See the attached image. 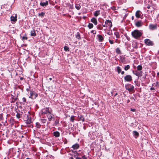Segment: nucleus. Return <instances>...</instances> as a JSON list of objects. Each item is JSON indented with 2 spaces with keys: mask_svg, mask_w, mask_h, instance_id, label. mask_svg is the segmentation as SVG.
<instances>
[{
  "mask_svg": "<svg viewBox=\"0 0 159 159\" xmlns=\"http://www.w3.org/2000/svg\"><path fill=\"white\" fill-rule=\"evenodd\" d=\"M131 35L134 38L139 39L142 35V33L140 31L136 30L131 32Z\"/></svg>",
  "mask_w": 159,
  "mask_h": 159,
  "instance_id": "f257e3e1",
  "label": "nucleus"
},
{
  "mask_svg": "<svg viewBox=\"0 0 159 159\" xmlns=\"http://www.w3.org/2000/svg\"><path fill=\"white\" fill-rule=\"evenodd\" d=\"M25 126L28 127L33 128V126L31 124L32 122L31 117L30 115L27 116V119L25 120Z\"/></svg>",
  "mask_w": 159,
  "mask_h": 159,
  "instance_id": "f03ea898",
  "label": "nucleus"
},
{
  "mask_svg": "<svg viewBox=\"0 0 159 159\" xmlns=\"http://www.w3.org/2000/svg\"><path fill=\"white\" fill-rule=\"evenodd\" d=\"M30 96L29 98L33 99H35L38 96V94L33 90L30 91Z\"/></svg>",
  "mask_w": 159,
  "mask_h": 159,
  "instance_id": "7ed1b4c3",
  "label": "nucleus"
},
{
  "mask_svg": "<svg viewBox=\"0 0 159 159\" xmlns=\"http://www.w3.org/2000/svg\"><path fill=\"white\" fill-rule=\"evenodd\" d=\"M52 112V110L49 111V108L46 107L42 110L41 114L43 115L44 114H47L48 113L49 115H50Z\"/></svg>",
  "mask_w": 159,
  "mask_h": 159,
  "instance_id": "20e7f679",
  "label": "nucleus"
},
{
  "mask_svg": "<svg viewBox=\"0 0 159 159\" xmlns=\"http://www.w3.org/2000/svg\"><path fill=\"white\" fill-rule=\"evenodd\" d=\"M144 43L146 45L148 46H153L154 44L153 42L149 39H145Z\"/></svg>",
  "mask_w": 159,
  "mask_h": 159,
  "instance_id": "39448f33",
  "label": "nucleus"
},
{
  "mask_svg": "<svg viewBox=\"0 0 159 159\" xmlns=\"http://www.w3.org/2000/svg\"><path fill=\"white\" fill-rule=\"evenodd\" d=\"M149 28L151 30H157V25L156 24H150L149 25Z\"/></svg>",
  "mask_w": 159,
  "mask_h": 159,
  "instance_id": "423d86ee",
  "label": "nucleus"
},
{
  "mask_svg": "<svg viewBox=\"0 0 159 159\" xmlns=\"http://www.w3.org/2000/svg\"><path fill=\"white\" fill-rule=\"evenodd\" d=\"M11 21L14 23L16 22L17 20V15L16 14H13L10 18Z\"/></svg>",
  "mask_w": 159,
  "mask_h": 159,
  "instance_id": "0eeeda50",
  "label": "nucleus"
},
{
  "mask_svg": "<svg viewBox=\"0 0 159 159\" xmlns=\"http://www.w3.org/2000/svg\"><path fill=\"white\" fill-rule=\"evenodd\" d=\"M125 81L130 82L132 80V76L130 75H127L124 77Z\"/></svg>",
  "mask_w": 159,
  "mask_h": 159,
  "instance_id": "6e6552de",
  "label": "nucleus"
},
{
  "mask_svg": "<svg viewBox=\"0 0 159 159\" xmlns=\"http://www.w3.org/2000/svg\"><path fill=\"white\" fill-rule=\"evenodd\" d=\"M133 73L134 75L138 77H141L142 75L143 72L142 71L140 72H138L137 71H133Z\"/></svg>",
  "mask_w": 159,
  "mask_h": 159,
  "instance_id": "1a4fd4ad",
  "label": "nucleus"
},
{
  "mask_svg": "<svg viewBox=\"0 0 159 159\" xmlns=\"http://www.w3.org/2000/svg\"><path fill=\"white\" fill-rule=\"evenodd\" d=\"M106 24L108 25L109 26V28L110 29L112 26V24L111 20H106L105 22Z\"/></svg>",
  "mask_w": 159,
  "mask_h": 159,
  "instance_id": "9d476101",
  "label": "nucleus"
},
{
  "mask_svg": "<svg viewBox=\"0 0 159 159\" xmlns=\"http://www.w3.org/2000/svg\"><path fill=\"white\" fill-rule=\"evenodd\" d=\"M72 154H71V155L73 156L75 158H76L78 157L79 155V153L75 151H74L73 150L71 151Z\"/></svg>",
  "mask_w": 159,
  "mask_h": 159,
  "instance_id": "9b49d317",
  "label": "nucleus"
},
{
  "mask_svg": "<svg viewBox=\"0 0 159 159\" xmlns=\"http://www.w3.org/2000/svg\"><path fill=\"white\" fill-rule=\"evenodd\" d=\"M143 24L141 20H139L137 21L135 24L136 26L140 27L142 26Z\"/></svg>",
  "mask_w": 159,
  "mask_h": 159,
  "instance_id": "f8f14e48",
  "label": "nucleus"
},
{
  "mask_svg": "<svg viewBox=\"0 0 159 159\" xmlns=\"http://www.w3.org/2000/svg\"><path fill=\"white\" fill-rule=\"evenodd\" d=\"M79 145L76 143L73 145L71 147V148H73L74 150H76L78 149L79 148Z\"/></svg>",
  "mask_w": 159,
  "mask_h": 159,
  "instance_id": "ddd939ff",
  "label": "nucleus"
},
{
  "mask_svg": "<svg viewBox=\"0 0 159 159\" xmlns=\"http://www.w3.org/2000/svg\"><path fill=\"white\" fill-rule=\"evenodd\" d=\"M9 122L11 126L13 125L15 123L17 122L15 121L14 119L12 117H11L10 118L9 120Z\"/></svg>",
  "mask_w": 159,
  "mask_h": 159,
  "instance_id": "4468645a",
  "label": "nucleus"
},
{
  "mask_svg": "<svg viewBox=\"0 0 159 159\" xmlns=\"http://www.w3.org/2000/svg\"><path fill=\"white\" fill-rule=\"evenodd\" d=\"M141 13L140 11H137L135 13V16L137 18L140 17Z\"/></svg>",
  "mask_w": 159,
  "mask_h": 159,
  "instance_id": "2eb2a0df",
  "label": "nucleus"
},
{
  "mask_svg": "<svg viewBox=\"0 0 159 159\" xmlns=\"http://www.w3.org/2000/svg\"><path fill=\"white\" fill-rule=\"evenodd\" d=\"M97 36L99 42H101L103 41L104 39L102 35L98 34L97 35Z\"/></svg>",
  "mask_w": 159,
  "mask_h": 159,
  "instance_id": "dca6fc26",
  "label": "nucleus"
},
{
  "mask_svg": "<svg viewBox=\"0 0 159 159\" xmlns=\"http://www.w3.org/2000/svg\"><path fill=\"white\" fill-rule=\"evenodd\" d=\"M120 61L122 63H124L125 61V58L123 56H121L120 58Z\"/></svg>",
  "mask_w": 159,
  "mask_h": 159,
  "instance_id": "f3484780",
  "label": "nucleus"
},
{
  "mask_svg": "<svg viewBox=\"0 0 159 159\" xmlns=\"http://www.w3.org/2000/svg\"><path fill=\"white\" fill-rule=\"evenodd\" d=\"M91 21L95 25H97L98 24L97 20L95 18H92L91 19Z\"/></svg>",
  "mask_w": 159,
  "mask_h": 159,
  "instance_id": "a211bd4d",
  "label": "nucleus"
},
{
  "mask_svg": "<svg viewBox=\"0 0 159 159\" xmlns=\"http://www.w3.org/2000/svg\"><path fill=\"white\" fill-rule=\"evenodd\" d=\"M48 2L47 1H46L45 2H41L40 3V5L43 7L46 6L48 5Z\"/></svg>",
  "mask_w": 159,
  "mask_h": 159,
  "instance_id": "6ab92c4d",
  "label": "nucleus"
},
{
  "mask_svg": "<svg viewBox=\"0 0 159 159\" xmlns=\"http://www.w3.org/2000/svg\"><path fill=\"white\" fill-rule=\"evenodd\" d=\"M133 134L135 138L138 137L139 135V133L136 131H133Z\"/></svg>",
  "mask_w": 159,
  "mask_h": 159,
  "instance_id": "aec40b11",
  "label": "nucleus"
},
{
  "mask_svg": "<svg viewBox=\"0 0 159 159\" xmlns=\"http://www.w3.org/2000/svg\"><path fill=\"white\" fill-rule=\"evenodd\" d=\"M53 134L54 136L56 137H58L60 136V133L58 131L54 132L53 133Z\"/></svg>",
  "mask_w": 159,
  "mask_h": 159,
  "instance_id": "412c9836",
  "label": "nucleus"
},
{
  "mask_svg": "<svg viewBox=\"0 0 159 159\" xmlns=\"http://www.w3.org/2000/svg\"><path fill=\"white\" fill-rule=\"evenodd\" d=\"M134 87L133 85H132L131 84H130L129 85V87L128 88H127L126 87V89L129 91H132L134 89Z\"/></svg>",
  "mask_w": 159,
  "mask_h": 159,
  "instance_id": "4be33fe9",
  "label": "nucleus"
},
{
  "mask_svg": "<svg viewBox=\"0 0 159 159\" xmlns=\"http://www.w3.org/2000/svg\"><path fill=\"white\" fill-rule=\"evenodd\" d=\"M100 14V11L98 10L96 11L94 13V15L95 16H98Z\"/></svg>",
  "mask_w": 159,
  "mask_h": 159,
  "instance_id": "5701e85b",
  "label": "nucleus"
},
{
  "mask_svg": "<svg viewBox=\"0 0 159 159\" xmlns=\"http://www.w3.org/2000/svg\"><path fill=\"white\" fill-rule=\"evenodd\" d=\"M30 34L32 36H35L36 35V34L34 30H33L31 31Z\"/></svg>",
  "mask_w": 159,
  "mask_h": 159,
  "instance_id": "b1692460",
  "label": "nucleus"
},
{
  "mask_svg": "<svg viewBox=\"0 0 159 159\" xmlns=\"http://www.w3.org/2000/svg\"><path fill=\"white\" fill-rule=\"evenodd\" d=\"M78 118H79L80 120H82L83 121H84V118L83 117V116L81 115H80L78 116Z\"/></svg>",
  "mask_w": 159,
  "mask_h": 159,
  "instance_id": "393cba45",
  "label": "nucleus"
},
{
  "mask_svg": "<svg viewBox=\"0 0 159 159\" xmlns=\"http://www.w3.org/2000/svg\"><path fill=\"white\" fill-rule=\"evenodd\" d=\"M114 35L116 36V37L118 39L120 38V35L119 32H115L114 33Z\"/></svg>",
  "mask_w": 159,
  "mask_h": 159,
  "instance_id": "a878e982",
  "label": "nucleus"
},
{
  "mask_svg": "<svg viewBox=\"0 0 159 159\" xmlns=\"http://www.w3.org/2000/svg\"><path fill=\"white\" fill-rule=\"evenodd\" d=\"M116 52L118 54H122L119 48H117L116 50Z\"/></svg>",
  "mask_w": 159,
  "mask_h": 159,
  "instance_id": "bb28decb",
  "label": "nucleus"
},
{
  "mask_svg": "<svg viewBox=\"0 0 159 159\" xmlns=\"http://www.w3.org/2000/svg\"><path fill=\"white\" fill-rule=\"evenodd\" d=\"M117 71L118 74H120L121 71V69L119 66H117L116 67Z\"/></svg>",
  "mask_w": 159,
  "mask_h": 159,
  "instance_id": "cd10ccee",
  "label": "nucleus"
},
{
  "mask_svg": "<svg viewBox=\"0 0 159 159\" xmlns=\"http://www.w3.org/2000/svg\"><path fill=\"white\" fill-rule=\"evenodd\" d=\"M76 38L79 39H81V37L80 36V34L79 32H77V34L76 35Z\"/></svg>",
  "mask_w": 159,
  "mask_h": 159,
  "instance_id": "c85d7f7f",
  "label": "nucleus"
},
{
  "mask_svg": "<svg viewBox=\"0 0 159 159\" xmlns=\"http://www.w3.org/2000/svg\"><path fill=\"white\" fill-rule=\"evenodd\" d=\"M143 67L141 65H139L137 67V69L138 70L141 71L142 70Z\"/></svg>",
  "mask_w": 159,
  "mask_h": 159,
  "instance_id": "c756f323",
  "label": "nucleus"
},
{
  "mask_svg": "<svg viewBox=\"0 0 159 159\" xmlns=\"http://www.w3.org/2000/svg\"><path fill=\"white\" fill-rule=\"evenodd\" d=\"M45 15V13L43 12H42L41 13H39L38 16L39 17H43Z\"/></svg>",
  "mask_w": 159,
  "mask_h": 159,
  "instance_id": "7c9ffc66",
  "label": "nucleus"
},
{
  "mask_svg": "<svg viewBox=\"0 0 159 159\" xmlns=\"http://www.w3.org/2000/svg\"><path fill=\"white\" fill-rule=\"evenodd\" d=\"M75 116H71L70 117V120L72 122H74L75 120Z\"/></svg>",
  "mask_w": 159,
  "mask_h": 159,
  "instance_id": "2f4dec72",
  "label": "nucleus"
},
{
  "mask_svg": "<svg viewBox=\"0 0 159 159\" xmlns=\"http://www.w3.org/2000/svg\"><path fill=\"white\" fill-rule=\"evenodd\" d=\"M130 69V66L129 65H127L125 66L124 69L125 70H127Z\"/></svg>",
  "mask_w": 159,
  "mask_h": 159,
  "instance_id": "473e14b6",
  "label": "nucleus"
},
{
  "mask_svg": "<svg viewBox=\"0 0 159 159\" xmlns=\"http://www.w3.org/2000/svg\"><path fill=\"white\" fill-rule=\"evenodd\" d=\"M41 125L38 122H36V127L37 128H40L41 127Z\"/></svg>",
  "mask_w": 159,
  "mask_h": 159,
  "instance_id": "72a5a7b5",
  "label": "nucleus"
},
{
  "mask_svg": "<svg viewBox=\"0 0 159 159\" xmlns=\"http://www.w3.org/2000/svg\"><path fill=\"white\" fill-rule=\"evenodd\" d=\"M81 7V6L79 4H76L75 5V8H76L78 10H79Z\"/></svg>",
  "mask_w": 159,
  "mask_h": 159,
  "instance_id": "f704fd0d",
  "label": "nucleus"
},
{
  "mask_svg": "<svg viewBox=\"0 0 159 159\" xmlns=\"http://www.w3.org/2000/svg\"><path fill=\"white\" fill-rule=\"evenodd\" d=\"M93 24L89 23L88 25V27L89 29H90L93 27Z\"/></svg>",
  "mask_w": 159,
  "mask_h": 159,
  "instance_id": "c9c22d12",
  "label": "nucleus"
},
{
  "mask_svg": "<svg viewBox=\"0 0 159 159\" xmlns=\"http://www.w3.org/2000/svg\"><path fill=\"white\" fill-rule=\"evenodd\" d=\"M64 50L66 52L69 51V48L68 46H65L64 47Z\"/></svg>",
  "mask_w": 159,
  "mask_h": 159,
  "instance_id": "e433bc0d",
  "label": "nucleus"
},
{
  "mask_svg": "<svg viewBox=\"0 0 159 159\" xmlns=\"http://www.w3.org/2000/svg\"><path fill=\"white\" fill-rule=\"evenodd\" d=\"M112 37H110L109 38V41L110 43L111 44H113L114 43V42H113V40H111V39H112Z\"/></svg>",
  "mask_w": 159,
  "mask_h": 159,
  "instance_id": "4c0bfd02",
  "label": "nucleus"
},
{
  "mask_svg": "<svg viewBox=\"0 0 159 159\" xmlns=\"http://www.w3.org/2000/svg\"><path fill=\"white\" fill-rule=\"evenodd\" d=\"M16 116L17 118L19 119L21 117V115L18 112L17 113Z\"/></svg>",
  "mask_w": 159,
  "mask_h": 159,
  "instance_id": "58836bf2",
  "label": "nucleus"
},
{
  "mask_svg": "<svg viewBox=\"0 0 159 159\" xmlns=\"http://www.w3.org/2000/svg\"><path fill=\"white\" fill-rule=\"evenodd\" d=\"M27 39H28V38L26 36V35H25L24 36H23L22 38V40H26Z\"/></svg>",
  "mask_w": 159,
  "mask_h": 159,
  "instance_id": "ea45409f",
  "label": "nucleus"
},
{
  "mask_svg": "<svg viewBox=\"0 0 159 159\" xmlns=\"http://www.w3.org/2000/svg\"><path fill=\"white\" fill-rule=\"evenodd\" d=\"M97 27V29L99 30H102L103 29L102 27H101V25H98Z\"/></svg>",
  "mask_w": 159,
  "mask_h": 159,
  "instance_id": "a19ab883",
  "label": "nucleus"
},
{
  "mask_svg": "<svg viewBox=\"0 0 159 159\" xmlns=\"http://www.w3.org/2000/svg\"><path fill=\"white\" fill-rule=\"evenodd\" d=\"M54 117H52V116L50 115L49 117H48V120L49 121H50L52 120V119H54Z\"/></svg>",
  "mask_w": 159,
  "mask_h": 159,
  "instance_id": "79ce46f5",
  "label": "nucleus"
},
{
  "mask_svg": "<svg viewBox=\"0 0 159 159\" xmlns=\"http://www.w3.org/2000/svg\"><path fill=\"white\" fill-rule=\"evenodd\" d=\"M2 115L3 114H0V121L2 120L3 119Z\"/></svg>",
  "mask_w": 159,
  "mask_h": 159,
  "instance_id": "37998d69",
  "label": "nucleus"
},
{
  "mask_svg": "<svg viewBox=\"0 0 159 159\" xmlns=\"http://www.w3.org/2000/svg\"><path fill=\"white\" fill-rule=\"evenodd\" d=\"M96 31L95 30H92L91 31V33L93 34H96Z\"/></svg>",
  "mask_w": 159,
  "mask_h": 159,
  "instance_id": "c03bdc74",
  "label": "nucleus"
},
{
  "mask_svg": "<svg viewBox=\"0 0 159 159\" xmlns=\"http://www.w3.org/2000/svg\"><path fill=\"white\" fill-rule=\"evenodd\" d=\"M111 8L112 10L113 11H115L116 10V7L115 6H112L111 7Z\"/></svg>",
  "mask_w": 159,
  "mask_h": 159,
  "instance_id": "a18cd8bd",
  "label": "nucleus"
},
{
  "mask_svg": "<svg viewBox=\"0 0 159 159\" xmlns=\"http://www.w3.org/2000/svg\"><path fill=\"white\" fill-rule=\"evenodd\" d=\"M22 101L23 102H26V99L24 97L22 98Z\"/></svg>",
  "mask_w": 159,
  "mask_h": 159,
  "instance_id": "49530a36",
  "label": "nucleus"
},
{
  "mask_svg": "<svg viewBox=\"0 0 159 159\" xmlns=\"http://www.w3.org/2000/svg\"><path fill=\"white\" fill-rule=\"evenodd\" d=\"M155 86L157 87L159 86V82H158L157 81L156 83Z\"/></svg>",
  "mask_w": 159,
  "mask_h": 159,
  "instance_id": "de8ad7c7",
  "label": "nucleus"
},
{
  "mask_svg": "<svg viewBox=\"0 0 159 159\" xmlns=\"http://www.w3.org/2000/svg\"><path fill=\"white\" fill-rule=\"evenodd\" d=\"M59 120H56L55 122V125H57V124L59 123Z\"/></svg>",
  "mask_w": 159,
  "mask_h": 159,
  "instance_id": "09e8293b",
  "label": "nucleus"
},
{
  "mask_svg": "<svg viewBox=\"0 0 159 159\" xmlns=\"http://www.w3.org/2000/svg\"><path fill=\"white\" fill-rule=\"evenodd\" d=\"M41 121L43 123H45L46 121V120L45 119H41Z\"/></svg>",
  "mask_w": 159,
  "mask_h": 159,
  "instance_id": "8fccbe9b",
  "label": "nucleus"
},
{
  "mask_svg": "<svg viewBox=\"0 0 159 159\" xmlns=\"http://www.w3.org/2000/svg\"><path fill=\"white\" fill-rule=\"evenodd\" d=\"M17 97H13V98H12L14 100V101H15L16 100Z\"/></svg>",
  "mask_w": 159,
  "mask_h": 159,
  "instance_id": "3c124183",
  "label": "nucleus"
},
{
  "mask_svg": "<svg viewBox=\"0 0 159 159\" xmlns=\"http://www.w3.org/2000/svg\"><path fill=\"white\" fill-rule=\"evenodd\" d=\"M82 158L83 159H87V157L84 155L82 156Z\"/></svg>",
  "mask_w": 159,
  "mask_h": 159,
  "instance_id": "603ef678",
  "label": "nucleus"
},
{
  "mask_svg": "<svg viewBox=\"0 0 159 159\" xmlns=\"http://www.w3.org/2000/svg\"><path fill=\"white\" fill-rule=\"evenodd\" d=\"M130 99L131 100H133L134 101H135V99L134 98V97H130Z\"/></svg>",
  "mask_w": 159,
  "mask_h": 159,
  "instance_id": "864d4df0",
  "label": "nucleus"
},
{
  "mask_svg": "<svg viewBox=\"0 0 159 159\" xmlns=\"http://www.w3.org/2000/svg\"><path fill=\"white\" fill-rule=\"evenodd\" d=\"M130 111H132L134 112L135 111V109H131Z\"/></svg>",
  "mask_w": 159,
  "mask_h": 159,
  "instance_id": "5fc2aeb1",
  "label": "nucleus"
},
{
  "mask_svg": "<svg viewBox=\"0 0 159 159\" xmlns=\"http://www.w3.org/2000/svg\"><path fill=\"white\" fill-rule=\"evenodd\" d=\"M150 90H155V89H154V87H151V88H150Z\"/></svg>",
  "mask_w": 159,
  "mask_h": 159,
  "instance_id": "6e6d98bb",
  "label": "nucleus"
},
{
  "mask_svg": "<svg viewBox=\"0 0 159 159\" xmlns=\"http://www.w3.org/2000/svg\"><path fill=\"white\" fill-rule=\"evenodd\" d=\"M150 6L149 5H148V6L147 7V8H148V9H149L150 8Z\"/></svg>",
  "mask_w": 159,
  "mask_h": 159,
  "instance_id": "4d7b16f0",
  "label": "nucleus"
},
{
  "mask_svg": "<svg viewBox=\"0 0 159 159\" xmlns=\"http://www.w3.org/2000/svg\"><path fill=\"white\" fill-rule=\"evenodd\" d=\"M121 74L122 75H123L125 73V72L124 71H121Z\"/></svg>",
  "mask_w": 159,
  "mask_h": 159,
  "instance_id": "13d9d810",
  "label": "nucleus"
},
{
  "mask_svg": "<svg viewBox=\"0 0 159 159\" xmlns=\"http://www.w3.org/2000/svg\"><path fill=\"white\" fill-rule=\"evenodd\" d=\"M75 159H82L80 157H77Z\"/></svg>",
  "mask_w": 159,
  "mask_h": 159,
  "instance_id": "bf43d9fd",
  "label": "nucleus"
},
{
  "mask_svg": "<svg viewBox=\"0 0 159 159\" xmlns=\"http://www.w3.org/2000/svg\"><path fill=\"white\" fill-rule=\"evenodd\" d=\"M130 102V100H129V99H128V100H127V103H129Z\"/></svg>",
  "mask_w": 159,
  "mask_h": 159,
  "instance_id": "052dcab7",
  "label": "nucleus"
},
{
  "mask_svg": "<svg viewBox=\"0 0 159 159\" xmlns=\"http://www.w3.org/2000/svg\"><path fill=\"white\" fill-rule=\"evenodd\" d=\"M20 80H23V78L22 77H21L20 78Z\"/></svg>",
  "mask_w": 159,
  "mask_h": 159,
  "instance_id": "680f3d73",
  "label": "nucleus"
},
{
  "mask_svg": "<svg viewBox=\"0 0 159 159\" xmlns=\"http://www.w3.org/2000/svg\"><path fill=\"white\" fill-rule=\"evenodd\" d=\"M26 90L27 91H30V90L29 89V88H27L26 89Z\"/></svg>",
  "mask_w": 159,
  "mask_h": 159,
  "instance_id": "e2e57ef3",
  "label": "nucleus"
},
{
  "mask_svg": "<svg viewBox=\"0 0 159 159\" xmlns=\"http://www.w3.org/2000/svg\"><path fill=\"white\" fill-rule=\"evenodd\" d=\"M117 93H116L114 95V97H115L117 95Z\"/></svg>",
  "mask_w": 159,
  "mask_h": 159,
  "instance_id": "0e129e2a",
  "label": "nucleus"
},
{
  "mask_svg": "<svg viewBox=\"0 0 159 159\" xmlns=\"http://www.w3.org/2000/svg\"><path fill=\"white\" fill-rule=\"evenodd\" d=\"M69 159H74L72 157H70Z\"/></svg>",
  "mask_w": 159,
  "mask_h": 159,
  "instance_id": "69168bd1",
  "label": "nucleus"
},
{
  "mask_svg": "<svg viewBox=\"0 0 159 159\" xmlns=\"http://www.w3.org/2000/svg\"><path fill=\"white\" fill-rule=\"evenodd\" d=\"M107 34H109V35H111V34H112V33H111V34H110L109 32L107 33Z\"/></svg>",
  "mask_w": 159,
  "mask_h": 159,
  "instance_id": "338daca9",
  "label": "nucleus"
},
{
  "mask_svg": "<svg viewBox=\"0 0 159 159\" xmlns=\"http://www.w3.org/2000/svg\"><path fill=\"white\" fill-rule=\"evenodd\" d=\"M132 19L133 20H134V16H132Z\"/></svg>",
  "mask_w": 159,
  "mask_h": 159,
  "instance_id": "774afa93",
  "label": "nucleus"
}]
</instances>
